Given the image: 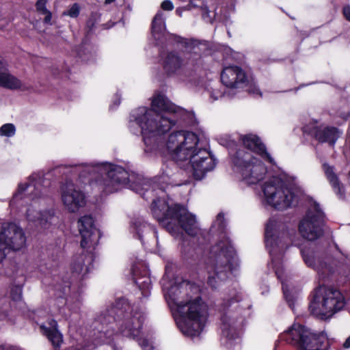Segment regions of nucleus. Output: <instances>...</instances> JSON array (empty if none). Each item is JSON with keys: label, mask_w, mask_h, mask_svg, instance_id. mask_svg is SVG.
Returning a JSON list of instances; mask_svg holds the SVG:
<instances>
[{"label": "nucleus", "mask_w": 350, "mask_h": 350, "mask_svg": "<svg viewBox=\"0 0 350 350\" xmlns=\"http://www.w3.org/2000/svg\"><path fill=\"white\" fill-rule=\"evenodd\" d=\"M185 111L172 103L164 94L156 93L151 100V107H140L130 116L129 129L137 133L139 129L146 154H167L196 180L202 179L216 166V159L200 141L198 136L189 131L170 133L166 139L163 135L179 124Z\"/></svg>", "instance_id": "nucleus-1"}, {"label": "nucleus", "mask_w": 350, "mask_h": 350, "mask_svg": "<svg viewBox=\"0 0 350 350\" xmlns=\"http://www.w3.org/2000/svg\"><path fill=\"white\" fill-rule=\"evenodd\" d=\"M144 321V312L137 305H131L125 298L102 311L92 324V341L95 345L107 344V350H120L112 342L120 336L136 339L143 350H154L152 342L138 338Z\"/></svg>", "instance_id": "nucleus-2"}, {"label": "nucleus", "mask_w": 350, "mask_h": 350, "mask_svg": "<svg viewBox=\"0 0 350 350\" xmlns=\"http://www.w3.org/2000/svg\"><path fill=\"white\" fill-rule=\"evenodd\" d=\"M161 283L179 330L187 337L199 336L208 317V307L201 297L200 287L187 280L174 282L167 276Z\"/></svg>", "instance_id": "nucleus-3"}, {"label": "nucleus", "mask_w": 350, "mask_h": 350, "mask_svg": "<svg viewBox=\"0 0 350 350\" xmlns=\"http://www.w3.org/2000/svg\"><path fill=\"white\" fill-rule=\"evenodd\" d=\"M75 172L79 173V181L88 182L95 193L107 196L128 187L144 198H149V194L158 192L164 193L165 187L156 189V182L144 178L141 175L129 172L124 167L109 162L85 164L74 167Z\"/></svg>", "instance_id": "nucleus-4"}, {"label": "nucleus", "mask_w": 350, "mask_h": 350, "mask_svg": "<svg viewBox=\"0 0 350 350\" xmlns=\"http://www.w3.org/2000/svg\"><path fill=\"white\" fill-rule=\"evenodd\" d=\"M49 185V181L44 178L42 173L32 174L25 182L18 184L10 202V208L13 210L27 205L25 211L27 219L31 222H37L44 228H48V224L55 220L53 211H37L34 207L44 206L46 204Z\"/></svg>", "instance_id": "nucleus-5"}, {"label": "nucleus", "mask_w": 350, "mask_h": 350, "mask_svg": "<svg viewBox=\"0 0 350 350\" xmlns=\"http://www.w3.org/2000/svg\"><path fill=\"white\" fill-rule=\"evenodd\" d=\"M294 230H284V225L275 219H270L265 228V246L271 258L273 270L280 280L284 298L293 310L298 298L299 290L291 282V275L284 270L282 259L286 250L293 243Z\"/></svg>", "instance_id": "nucleus-6"}, {"label": "nucleus", "mask_w": 350, "mask_h": 350, "mask_svg": "<svg viewBox=\"0 0 350 350\" xmlns=\"http://www.w3.org/2000/svg\"><path fill=\"white\" fill-rule=\"evenodd\" d=\"M150 210L153 217L175 239H182L184 232L191 237L201 232L196 215L184 206L159 197L153 200Z\"/></svg>", "instance_id": "nucleus-7"}, {"label": "nucleus", "mask_w": 350, "mask_h": 350, "mask_svg": "<svg viewBox=\"0 0 350 350\" xmlns=\"http://www.w3.org/2000/svg\"><path fill=\"white\" fill-rule=\"evenodd\" d=\"M243 296L235 288L224 295L219 307L221 312V343L230 350L241 349V329L243 322V310L249 309L250 304H239Z\"/></svg>", "instance_id": "nucleus-8"}, {"label": "nucleus", "mask_w": 350, "mask_h": 350, "mask_svg": "<svg viewBox=\"0 0 350 350\" xmlns=\"http://www.w3.org/2000/svg\"><path fill=\"white\" fill-rule=\"evenodd\" d=\"M239 262L235 250L228 238L215 245L202 269L207 273V283L213 288H219L229 275L239 273Z\"/></svg>", "instance_id": "nucleus-9"}, {"label": "nucleus", "mask_w": 350, "mask_h": 350, "mask_svg": "<svg viewBox=\"0 0 350 350\" xmlns=\"http://www.w3.org/2000/svg\"><path fill=\"white\" fill-rule=\"evenodd\" d=\"M261 189L262 204L279 211L295 205L301 193L295 178L282 171L265 181Z\"/></svg>", "instance_id": "nucleus-10"}, {"label": "nucleus", "mask_w": 350, "mask_h": 350, "mask_svg": "<svg viewBox=\"0 0 350 350\" xmlns=\"http://www.w3.org/2000/svg\"><path fill=\"white\" fill-rule=\"evenodd\" d=\"M170 37L183 46L185 50L180 52L171 51L165 54L161 60L163 69L167 76L185 81L192 75L196 65L200 59L199 46L196 41L176 35H170Z\"/></svg>", "instance_id": "nucleus-11"}, {"label": "nucleus", "mask_w": 350, "mask_h": 350, "mask_svg": "<svg viewBox=\"0 0 350 350\" xmlns=\"http://www.w3.org/2000/svg\"><path fill=\"white\" fill-rule=\"evenodd\" d=\"M78 228L81 237V246L85 250L76 255L72 260L70 269L79 278L85 277L93 268L94 254L92 251L100 238V232L95 226L91 215H84L78 220Z\"/></svg>", "instance_id": "nucleus-12"}, {"label": "nucleus", "mask_w": 350, "mask_h": 350, "mask_svg": "<svg viewBox=\"0 0 350 350\" xmlns=\"http://www.w3.org/2000/svg\"><path fill=\"white\" fill-rule=\"evenodd\" d=\"M345 305V297L340 291L322 285L312 293L309 309L314 316L321 319H327L342 310Z\"/></svg>", "instance_id": "nucleus-13"}, {"label": "nucleus", "mask_w": 350, "mask_h": 350, "mask_svg": "<svg viewBox=\"0 0 350 350\" xmlns=\"http://www.w3.org/2000/svg\"><path fill=\"white\" fill-rule=\"evenodd\" d=\"M280 339L297 350H327L329 341L324 332H315L299 323H294L280 335Z\"/></svg>", "instance_id": "nucleus-14"}, {"label": "nucleus", "mask_w": 350, "mask_h": 350, "mask_svg": "<svg viewBox=\"0 0 350 350\" xmlns=\"http://www.w3.org/2000/svg\"><path fill=\"white\" fill-rule=\"evenodd\" d=\"M235 171L247 185H256L265 179L267 170L260 159L252 153L239 150L232 157Z\"/></svg>", "instance_id": "nucleus-15"}, {"label": "nucleus", "mask_w": 350, "mask_h": 350, "mask_svg": "<svg viewBox=\"0 0 350 350\" xmlns=\"http://www.w3.org/2000/svg\"><path fill=\"white\" fill-rule=\"evenodd\" d=\"M325 215L319 204L312 202L306 215L299 224V232L301 237L314 241L323 234Z\"/></svg>", "instance_id": "nucleus-16"}, {"label": "nucleus", "mask_w": 350, "mask_h": 350, "mask_svg": "<svg viewBox=\"0 0 350 350\" xmlns=\"http://www.w3.org/2000/svg\"><path fill=\"white\" fill-rule=\"evenodd\" d=\"M26 237L23 230L14 223H4L0 228V262L10 250L18 251L23 248Z\"/></svg>", "instance_id": "nucleus-17"}, {"label": "nucleus", "mask_w": 350, "mask_h": 350, "mask_svg": "<svg viewBox=\"0 0 350 350\" xmlns=\"http://www.w3.org/2000/svg\"><path fill=\"white\" fill-rule=\"evenodd\" d=\"M61 198L66 208L72 213L77 212L85 204L84 193L76 188L72 180H66L61 187Z\"/></svg>", "instance_id": "nucleus-18"}, {"label": "nucleus", "mask_w": 350, "mask_h": 350, "mask_svg": "<svg viewBox=\"0 0 350 350\" xmlns=\"http://www.w3.org/2000/svg\"><path fill=\"white\" fill-rule=\"evenodd\" d=\"M304 132L312 135L319 142H327L334 146L342 135V131L334 126L317 125V122L310 123L304 126Z\"/></svg>", "instance_id": "nucleus-19"}, {"label": "nucleus", "mask_w": 350, "mask_h": 350, "mask_svg": "<svg viewBox=\"0 0 350 350\" xmlns=\"http://www.w3.org/2000/svg\"><path fill=\"white\" fill-rule=\"evenodd\" d=\"M221 81L227 88H243L249 83L250 77L241 67L232 66L223 69Z\"/></svg>", "instance_id": "nucleus-20"}, {"label": "nucleus", "mask_w": 350, "mask_h": 350, "mask_svg": "<svg viewBox=\"0 0 350 350\" xmlns=\"http://www.w3.org/2000/svg\"><path fill=\"white\" fill-rule=\"evenodd\" d=\"M241 141L243 146L248 150H250L257 154L261 159L269 163L272 165H276V163L273 157L267 151L265 144L256 135L247 134L243 135L241 137Z\"/></svg>", "instance_id": "nucleus-21"}, {"label": "nucleus", "mask_w": 350, "mask_h": 350, "mask_svg": "<svg viewBox=\"0 0 350 350\" xmlns=\"http://www.w3.org/2000/svg\"><path fill=\"white\" fill-rule=\"evenodd\" d=\"M303 259L308 267L315 269L319 274L329 273L331 270L326 262H323L319 253L310 249L301 250Z\"/></svg>", "instance_id": "nucleus-22"}, {"label": "nucleus", "mask_w": 350, "mask_h": 350, "mask_svg": "<svg viewBox=\"0 0 350 350\" xmlns=\"http://www.w3.org/2000/svg\"><path fill=\"white\" fill-rule=\"evenodd\" d=\"M34 319L36 318L34 317ZM35 321L40 325L42 333L51 341L54 349L55 350L59 349L63 342V336L57 329V322L53 319L47 321L46 323L41 322L39 319H35Z\"/></svg>", "instance_id": "nucleus-23"}, {"label": "nucleus", "mask_w": 350, "mask_h": 350, "mask_svg": "<svg viewBox=\"0 0 350 350\" xmlns=\"http://www.w3.org/2000/svg\"><path fill=\"white\" fill-rule=\"evenodd\" d=\"M0 86L16 90L22 87L21 81L10 73L7 64L0 59Z\"/></svg>", "instance_id": "nucleus-24"}, {"label": "nucleus", "mask_w": 350, "mask_h": 350, "mask_svg": "<svg viewBox=\"0 0 350 350\" xmlns=\"http://www.w3.org/2000/svg\"><path fill=\"white\" fill-rule=\"evenodd\" d=\"M57 306L58 312L63 317H68L71 312H76L79 309L81 301L79 298H77L75 301L72 297L64 299L59 297L55 301Z\"/></svg>", "instance_id": "nucleus-25"}, {"label": "nucleus", "mask_w": 350, "mask_h": 350, "mask_svg": "<svg viewBox=\"0 0 350 350\" xmlns=\"http://www.w3.org/2000/svg\"><path fill=\"white\" fill-rule=\"evenodd\" d=\"M165 16L161 11H159L154 17L152 23V36L157 41L156 44L161 42L165 35Z\"/></svg>", "instance_id": "nucleus-26"}, {"label": "nucleus", "mask_w": 350, "mask_h": 350, "mask_svg": "<svg viewBox=\"0 0 350 350\" xmlns=\"http://www.w3.org/2000/svg\"><path fill=\"white\" fill-rule=\"evenodd\" d=\"M323 169L327 179L328 180L336 194L338 196V198H342L344 197L343 185L339 181L334 167L327 163H323Z\"/></svg>", "instance_id": "nucleus-27"}, {"label": "nucleus", "mask_w": 350, "mask_h": 350, "mask_svg": "<svg viewBox=\"0 0 350 350\" xmlns=\"http://www.w3.org/2000/svg\"><path fill=\"white\" fill-rule=\"evenodd\" d=\"M131 232L142 241L144 234L152 232L155 238H157L156 229L147 224L142 218L135 219L131 227Z\"/></svg>", "instance_id": "nucleus-28"}, {"label": "nucleus", "mask_w": 350, "mask_h": 350, "mask_svg": "<svg viewBox=\"0 0 350 350\" xmlns=\"http://www.w3.org/2000/svg\"><path fill=\"white\" fill-rule=\"evenodd\" d=\"M48 0H38L36 3V11L44 15V23L46 25H52V13L46 8Z\"/></svg>", "instance_id": "nucleus-29"}, {"label": "nucleus", "mask_w": 350, "mask_h": 350, "mask_svg": "<svg viewBox=\"0 0 350 350\" xmlns=\"http://www.w3.org/2000/svg\"><path fill=\"white\" fill-rule=\"evenodd\" d=\"M135 283L142 291L144 297L149 296L151 288V280L148 275L137 276L135 278Z\"/></svg>", "instance_id": "nucleus-30"}, {"label": "nucleus", "mask_w": 350, "mask_h": 350, "mask_svg": "<svg viewBox=\"0 0 350 350\" xmlns=\"http://www.w3.org/2000/svg\"><path fill=\"white\" fill-rule=\"evenodd\" d=\"M180 173L171 174L170 172L167 170L163 171V176L159 178V183H165L167 185H172L175 186H180L189 183V178L180 183L176 181V178L179 176Z\"/></svg>", "instance_id": "nucleus-31"}, {"label": "nucleus", "mask_w": 350, "mask_h": 350, "mask_svg": "<svg viewBox=\"0 0 350 350\" xmlns=\"http://www.w3.org/2000/svg\"><path fill=\"white\" fill-rule=\"evenodd\" d=\"M211 231L213 232H218L220 234L225 233V221L224 217L222 213H219L211 227Z\"/></svg>", "instance_id": "nucleus-32"}, {"label": "nucleus", "mask_w": 350, "mask_h": 350, "mask_svg": "<svg viewBox=\"0 0 350 350\" xmlns=\"http://www.w3.org/2000/svg\"><path fill=\"white\" fill-rule=\"evenodd\" d=\"M16 127L12 123L3 124L0 127V135L2 137H11L15 135Z\"/></svg>", "instance_id": "nucleus-33"}, {"label": "nucleus", "mask_w": 350, "mask_h": 350, "mask_svg": "<svg viewBox=\"0 0 350 350\" xmlns=\"http://www.w3.org/2000/svg\"><path fill=\"white\" fill-rule=\"evenodd\" d=\"M202 18L206 22V23H212L214 18H215V13L214 12H211L208 8L206 6H204L202 8Z\"/></svg>", "instance_id": "nucleus-34"}, {"label": "nucleus", "mask_w": 350, "mask_h": 350, "mask_svg": "<svg viewBox=\"0 0 350 350\" xmlns=\"http://www.w3.org/2000/svg\"><path fill=\"white\" fill-rule=\"evenodd\" d=\"M63 14L69 16L71 18H76L79 14V6L78 4L75 3L67 12H64Z\"/></svg>", "instance_id": "nucleus-35"}, {"label": "nucleus", "mask_w": 350, "mask_h": 350, "mask_svg": "<svg viewBox=\"0 0 350 350\" xmlns=\"http://www.w3.org/2000/svg\"><path fill=\"white\" fill-rule=\"evenodd\" d=\"M210 96L213 100H217L220 98H222L226 96V93H224L220 89H213L210 92Z\"/></svg>", "instance_id": "nucleus-36"}, {"label": "nucleus", "mask_w": 350, "mask_h": 350, "mask_svg": "<svg viewBox=\"0 0 350 350\" xmlns=\"http://www.w3.org/2000/svg\"><path fill=\"white\" fill-rule=\"evenodd\" d=\"M11 296L13 300L18 301L20 300L22 296V290L21 287H15L11 291Z\"/></svg>", "instance_id": "nucleus-37"}, {"label": "nucleus", "mask_w": 350, "mask_h": 350, "mask_svg": "<svg viewBox=\"0 0 350 350\" xmlns=\"http://www.w3.org/2000/svg\"><path fill=\"white\" fill-rule=\"evenodd\" d=\"M0 350H23L16 345H13L8 343L0 344Z\"/></svg>", "instance_id": "nucleus-38"}, {"label": "nucleus", "mask_w": 350, "mask_h": 350, "mask_svg": "<svg viewBox=\"0 0 350 350\" xmlns=\"http://www.w3.org/2000/svg\"><path fill=\"white\" fill-rule=\"evenodd\" d=\"M161 7L162 10L165 11H172L174 9V5L170 0H165L162 2Z\"/></svg>", "instance_id": "nucleus-39"}, {"label": "nucleus", "mask_w": 350, "mask_h": 350, "mask_svg": "<svg viewBox=\"0 0 350 350\" xmlns=\"http://www.w3.org/2000/svg\"><path fill=\"white\" fill-rule=\"evenodd\" d=\"M120 96L118 94H116L113 104L110 105V109H113L116 108L120 104Z\"/></svg>", "instance_id": "nucleus-40"}, {"label": "nucleus", "mask_w": 350, "mask_h": 350, "mask_svg": "<svg viewBox=\"0 0 350 350\" xmlns=\"http://www.w3.org/2000/svg\"><path fill=\"white\" fill-rule=\"evenodd\" d=\"M342 12L345 18L350 22V5L345 6Z\"/></svg>", "instance_id": "nucleus-41"}, {"label": "nucleus", "mask_w": 350, "mask_h": 350, "mask_svg": "<svg viewBox=\"0 0 350 350\" xmlns=\"http://www.w3.org/2000/svg\"><path fill=\"white\" fill-rule=\"evenodd\" d=\"M249 91L250 93L253 94L254 95H259L260 96H261V93H260L259 89L256 87H254L252 88H251Z\"/></svg>", "instance_id": "nucleus-42"}, {"label": "nucleus", "mask_w": 350, "mask_h": 350, "mask_svg": "<svg viewBox=\"0 0 350 350\" xmlns=\"http://www.w3.org/2000/svg\"><path fill=\"white\" fill-rule=\"evenodd\" d=\"M343 347L345 349L350 348V336L346 339L345 342L343 344Z\"/></svg>", "instance_id": "nucleus-43"}, {"label": "nucleus", "mask_w": 350, "mask_h": 350, "mask_svg": "<svg viewBox=\"0 0 350 350\" xmlns=\"http://www.w3.org/2000/svg\"><path fill=\"white\" fill-rule=\"evenodd\" d=\"M183 9L181 8H178L176 10V13L177 15H178L179 16H182L183 15Z\"/></svg>", "instance_id": "nucleus-44"}, {"label": "nucleus", "mask_w": 350, "mask_h": 350, "mask_svg": "<svg viewBox=\"0 0 350 350\" xmlns=\"http://www.w3.org/2000/svg\"><path fill=\"white\" fill-rule=\"evenodd\" d=\"M42 313H43V312H42L41 310H38V311L36 312L35 315H36V317H40Z\"/></svg>", "instance_id": "nucleus-45"}, {"label": "nucleus", "mask_w": 350, "mask_h": 350, "mask_svg": "<svg viewBox=\"0 0 350 350\" xmlns=\"http://www.w3.org/2000/svg\"><path fill=\"white\" fill-rule=\"evenodd\" d=\"M115 1V0H105V3L106 4H109V3H111L112 2Z\"/></svg>", "instance_id": "nucleus-46"}, {"label": "nucleus", "mask_w": 350, "mask_h": 350, "mask_svg": "<svg viewBox=\"0 0 350 350\" xmlns=\"http://www.w3.org/2000/svg\"><path fill=\"white\" fill-rule=\"evenodd\" d=\"M349 176H350V171H349Z\"/></svg>", "instance_id": "nucleus-47"}]
</instances>
